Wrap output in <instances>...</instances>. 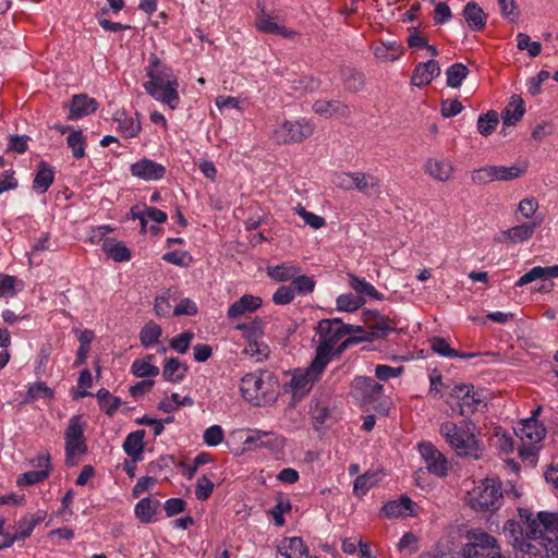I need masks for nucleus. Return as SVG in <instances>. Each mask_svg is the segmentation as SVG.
<instances>
[{
  "mask_svg": "<svg viewBox=\"0 0 558 558\" xmlns=\"http://www.w3.org/2000/svg\"><path fill=\"white\" fill-rule=\"evenodd\" d=\"M86 423L83 422V415L77 414L70 418L68 428L64 433V440H80L85 438L84 428Z\"/></svg>",
  "mask_w": 558,
  "mask_h": 558,
  "instance_id": "50",
  "label": "nucleus"
},
{
  "mask_svg": "<svg viewBox=\"0 0 558 558\" xmlns=\"http://www.w3.org/2000/svg\"><path fill=\"white\" fill-rule=\"evenodd\" d=\"M162 335L161 327L155 322L150 320L145 324L140 332L141 344L144 348H150L154 344L158 343L159 338Z\"/></svg>",
  "mask_w": 558,
  "mask_h": 558,
  "instance_id": "39",
  "label": "nucleus"
},
{
  "mask_svg": "<svg viewBox=\"0 0 558 558\" xmlns=\"http://www.w3.org/2000/svg\"><path fill=\"white\" fill-rule=\"evenodd\" d=\"M214 487L215 485L213 481L208 478L206 475L199 477L195 486L196 499L199 501L207 500L211 496Z\"/></svg>",
  "mask_w": 558,
  "mask_h": 558,
  "instance_id": "56",
  "label": "nucleus"
},
{
  "mask_svg": "<svg viewBox=\"0 0 558 558\" xmlns=\"http://www.w3.org/2000/svg\"><path fill=\"white\" fill-rule=\"evenodd\" d=\"M499 123V116L495 110L481 114L477 120V130L483 136L490 135Z\"/></svg>",
  "mask_w": 558,
  "mask_h": 558,
  "instance_id": "48",
  "label": "nucleus"
},
{
  "mask_svg": "<svg viewBox=\"0 0 558 558\" xmlns=\"http://www.w3.org/2000/svg\"><path fill=\"white\" fill-rule=\"evenodd\" d=\"M37 466L39 470L29 471L21 474L17 477L16 484L20 487L31 486L45 481L50 474V456L40 454L36 458Z\"/></svg>",
  "mask_w": 558,
  "mask_h": 558,
  "instance_id": "13",
  "label": "nucleus"
},
{
  "mask_svg": "<svg viewBox=\"0 0 558 558\" xmlns=\"http://www.w3.org/2000/svg\"><path fill=\"white\" fill-rule=\"evenodd\" d=\"M66 144L75 159H81L85 156L86 141L81 130H72L66 136Z\"/></svg>",
  "mask_w": 558,
  "mask_h": 558,
  "instance_id": "45",
  "label": "nucleus"
},
{
  "mask_svg": "<svg viewBox=\"0 0 558 558\" xmlns=\"http://www.w3.org/2000/svg\"><path fill=\"white\" fill-rule=\"evenodd\" d=\"M262 305L263 300L259 296L244 294L229 306L227 316L229 319H236L256 312Z\"/></svg>",
  "mask_w": 558,
  "mask_h": 558,
  "instance_id": "17",
  "label": "nucleus"
},
{
  "mask_svg": "<svg viewBox=\"0 0 558 558\" xmlns=\"http://www.w3.org/2000/svg\"><path fill=\"white\" fill-rule=\"evenodd\" d=\"M269 352L270 350L268 344L260 340L248 342L247 347L244 349V353L250 354L251 356H256L257 361L262 357H267Z\"/></svg>",
  "mask_w": 558,
  "mask_h": 558,
  "instance_id": "62",
  "label": "nucleus"
},
{
  "mask_svg": "<svg viewBox=\"0 0 558 558\" xmlns=\"http://www.w3.org/2000/svg\"><path fill=\"white\" fill-rule=\"evenodd\" d=\"M344 180H352V189L363 194H368L369 190L379 187L380 181L377 177L365 172H348Z\"/></svg>",
  "mask_w": 558,
  "mask_h": 558,
  "instance_id": "26",
  "label": "nucleus"
},
{
  "mask_svg": "<svg viewBox=\"0 0 558 558\" xmlns=\"http://www.w3.org/2000/svg\"><path fill=\"white\" fill-rule=\"evenodd\" d=\"M280 549L284 551L282 555L286 558H306L308 556V548L301 537L284 538Z\"/></svg>",
  "mask_w": 558,
  "mask_h": 558,
  "instance_id": "35",
  "label": "nucleus"
},
{
  "mask_svg": "<svg viewBox=\"0 0 558 558\" xmlns=\"http://www.w3.org/2000/svg\"><path fill=\"white\" fill-rule=\"evenodd\" d=\"M468 74L469 69L466 65L461 62L453 63L446 70L447 85L451 88L460 87Z\"/></svg>",
  "mask_w": 558,
  "mask_h": 558,
  "instance_id": "44",
  "label": "nucleus"
},
{
  "mask_svg": "<svg viewBox=\"0 0 558 558\" xmlns=\"http://www.w3.org/2000/svg\"><path fill=\"white\" fill-rule=\"evenodd\" d=\"M525 113V105L520 96L513 95L501 112L504 126L515 125Z\"/></svg>",
  "mask_w": 558,
  "mask_h": 558,
  "instance_id": "25",
  "label": "nucleus"
},
{
  "mask_svg": "<svg viewBox=\"0 0 558 558\" xmlns=\"http://www.w3.org/2000/svg\"><path fill=\"white\" fill-rule=\"evenodd\" d=\"M54 180V170L45 161L38 165L37 173L33 180V189L37 193H45L51 186Z\"/></svg>",
  "mask_w": 558,
  "mask_h": 558,
  "instance_id": "29",
  "label": "nucleus"
},
{
  "mask_svg": "<svg viewBox=\"0 0 558 558\" xmlns=\"http://www.w3.org/2000/svg\"><path fill=\"white\" fill-rule=\"evenodd\" d=\"M324 371L313 368V362L306 368V371L294 374L289 383L292 391L293 399H301L307 395L314 384L319 380L320 375Z\"/></svg>",
  "mask_w": 558,
  "mask_h": 558,
  "instance_id": "12",
  "label": "nucleus"
},
{
  "mask_svg": "<svg viewBox=\"0 0 558 558\" xmlns=\"http://www.w3.org/2000/svg\"><path fill=\"white\" fill-rule=\"evenodd\" d=\"M189 367L183 364L177 357H170L165 360L162 377L166 381L180 383L185 377Z\"/></svg>",
  "mask_w": 558,
  "mask_h": 558,
  "instance_id": "30",
  "label": "nucleus"
},
{
  "mask_svg": "<svg viewBox=\"0 0 558 558\" xmlns=\"http://www.w3.org/2000/svg\"><path fill=\"white\" fill-rule=\"evenodd\" d=\"M468 425L466 422H464V425H458L454 422L447 421L440 425L439 433L457 456L478 460L482 457L483 445L476 439Z\"/></svg>",
  "mask_w": 558,
  "mask_h": 558,
  "instance_id": "3",
  "label": "nucleus"
},
{
  "mask_svg": "<svg viewBox=\"0 0 558 558\" xmlns=\"http://www.w3.org/2000/svg\"><path fill=\"white\" fill-rule=\"evenodd\" d=\"M466 504L477 512L494 513L504 504L502 483L499 478L487 477L468 492Z\"/></svg>",
  "mask_w": 558,
  "mask_h": 558,
  "instance_id": "4",
  "label": "nucleus"
},
{
  "mask_svg": "<svg viewBox=\"0 0 558 558\" xmlns=\"http://www.w3.org/2000/svg\"><path fill=\"white\" fill-rule=\"evenodd\" d=\"M145 434L144 429L132 432L126 436L122 445L124 452L132 458L133 462L143 460Z\"/></svg>",
  "mask_w": 558,
  "mask_h": 558,
  "instance_id": "21",
  "label": "nucleus"
},
{
  "mask_svg": "<svg viewBox=\"0 0 558 558\" xmlns=\"http://www.w3.org/2000/svg\"><path fill=\"white\" fill-rule=\"evenodd\" d=\"M160 508V501L151 497L142 498L135 506L134 512L142 523H150Z\"/></svg>",
  "mask_w": 558,
  "mask_h": 558,
  "instance_id": "31",
  "label": "nucleus"
},
{
  "mask_svg": "<svg viewBox=\"0 0 558 558\" xmlns=\"http://www.w3.org/2000/svg\"><path fill=\"white\" fill-rule=\"evenodd\" d=\"M527 170V163L524 162L521 166L513 165L511 167L495 166L496 181H511L513 179L521 178Z\"/></svg>",
  "mask_w": 558,
  "mask_h": 558,
  "instance_id": "43",
  "label": "nucleus"
},
{
  "mask_svg": "<svg viewBox=\"0 0 558 558\" xmlns=\"http://www.w3.org/2000/svg\"><path fill=\"white\" fill-rule=\"evenodd\" d=\"M194 333L192 331H184L181 335L174 337L170 341V347L179 353H185L191 344Z\"/></svg>",
  "mask_w": 558,
  "mask_h": 558,
  "instance_id": "60",
  "label": "nucleus"
},
{
  "mask_svg": "<svg viewBox=\"0 0 558 558\" xmlns=\"http://www.w3.org/2000/svg\"><path fill=\"white\" fill-rule=\"evenodd\" d=\"M223 436L225 434L221 426L213 425L205 430L203 439L207 446L214 447L223 440Z\"/></svg>",
  "mask_w": 558,
  "mask_h": 558,
  "instance_id": "61",
  "label": "nucleus"
},
{
  "mask_svg": "<svg viewBox=\"0 0 558 558\" xmlns=\"http://www.w3.org/2000/svg\"><path fill=\"white\" fill-rule=\"evenodd\" d=\"M351 395L363 405H371L379 414H388L389 407L384 399V386L373 377L355 376L351 383Z\"/></svg>",
  "mask_w": 558,
  "mask_h": 558,
  "instance_id": "5",
  "label": "nucleus"
},
{
  "mask_svg": "<svg viewBox=\"0 0 558 558\" xmlns=\"http://www.w3.org/2000/svg\"><path fill=\"white\" fill-rule=\"evenodd\" d=\"M16 284L20 286V290L23 287L21 280L14 276L0 274V296L12 298L16 293Z\"/></svg>",
  "mask_w": 558,
  "mask_h": 558,
  "instance_id": "51",
  "label": "nucleus"
},
{
  "mask_svg": "<svg viewBox=\"0 0 558 558\" xmlns=\"http://www.w3.org/2000/svg\"><path fill=\"white\" fill-rule=\"evenodd\" d=\"M130 170L132 175L146 181L159 180L166 174V168L162 165L148 158H142L131 165Z\"/></svg>",
  "mask_w": 558,
  "mask_h": 558,
  "instance_id": "14",
  "label": "nucleus"
},
{
  "mask_svg": "<svg viewBox=\"0 0 558 558\" xmlns=\"http://www.w3.org/2000/svg\"><path fill=\"white\" fill-rule=\"evenodd\" d=\"M314 130L315 124L305 119L286 120L276 129L275 140L281 145L302 143L314 133Z\"/></svg>",
  "mask_w": 558,
  "mask_h": 558,
  "instance_id": "8",
  "label": "nucleus"
},
{
  "mask_svg": "<svg viewBox=\"0 0 558 558\" xmlns=\"http://www.w3.org/2000/svg\"><path fill=\"white\" fill-rule=\"evenodd\" d=\"M403 371V366L391 367L386 364H379L375 367V376L379 380L387 381L390 378L399 377Z\"/></svg>",
  "mask_w": 558,
  "mask_h": 558,
  "instance_id": "58",
  "label": "nucleus"
},
{
  "mask_svg": "<svg viewBox=\"0 0 558 558\" xmlns=\"http://www.w3.org/2000/svg\"><path fill=\"white\" fill-rule=\"evenodd\" d=\"M341 80L347 90L357 93L364 86V75L351 66L340 69Z\"/></svg>",
  "mask_w": 558,
  "mask_h": 558,
  "instance_id": "34",
  "label": "nucleus"
},
{
  "mask_svg": "<svg viewBox=\"0 0 558 558\" xmlns=\"http://www.w3.org/2000/svg\"><path fill=\"white\" fill-rule=\"evenodd\" d=\"M439 74L440 66L438 61L428 60L427 62H420L413 71L411 83L417 87L426 86Z\"/></svg>",
  "mask_w": 558,
  "mask_h": 558,
  "instance_id": "18",
  "label": "nucleus"
},
{
  "mask_svg": "<svg viewBox=\"0 0 558 558\" xmlns=\"http://www.w3.org/2000/svg\"><path fill=\"white\" fill-rule=\"evenodd\" d=\"M446 402L449 404L452 413L466 417L477 411L478 405L482 403V399L473 388L472 392H465V396L462 398V400H446Z\"/></svg>",
  "mask_w": 558,
  "mask_h": 558,
  "instance_id": "20",
  "label": "nucleus"
},
{
  "mask_svg": "<svg viewBox=\"0 0 558 558\" xmlns=\"http://www.w3.org/2000/svg\"><path fill=\"white\" fill-rule=\"evenodd\" d=\"M45 519L44 512L36 514L25 515L17 522L16 534L20 539H25L33 533L35 526Z\"/></svg>",
  "mask_w": 558,
  "mask_h": 558,
  "instance_id": "40",
  "label": "nucleus"
},
{
  "mask_svg": "<svg viewBox=\"0 0 558 558\" xmlns=\"http://www.w3.org/2000/svg\"><path fill=\"white\" fill-rule=\"evenodd\" d=\"M31 137L27 135H11L8 142V150L24 154L28 148Z\"/></svg>",
  "mask_w": 558,
  "mask_h": 558,
  "instance_id": "64",
  "label": "nucleus"
},
{
  "mask_svg": "<svg viewBox=\"0 0 558 558\" xmlns=\"http://www.w3.org/2000/svg\"><path fill=\"white\" fill-rule=\"evenodd\" d=\"M548 550L550 547L547 548L543 542L521 541L515 556L517 558H545Z\"/></svg>",
  "mask_w": 558,
  "mask_h": 558,
  "instance_id": "33",
  "label": "nucleus"
},
{
  "mask_svg": "<svg viewBox=\"0 0 558 558\" xmlns=\"http://www.w3.org/2000/svg\"><path fill=\"white\" fill-rule=\"evenodd\" d=\"M377 483H378L377 474L375 472H366L355 478L353 492L356 496H364Z\"/></svg>",
  "mask_w": 558,
  "mask_h": 558,
  "instance_id": "49",
  "label": "nucleus"
},
{
  "mask_svg": "<svg viewBox=\"0 0 558 558\" xmlns=\"http://www.w3.org/2000/svg\"><path fill=\"white\" fill-rule=\"evenodd\" d=\"M135 118L129 117L125 110H118L114 112L113 120L118 123V128L124 137H135L141 132V122L138 120V113H135Z\"/></svg>",
  "mask_w": 558,
  "mask_h": 558,
  "instance_id": "24",
  "label": "nucleus"
},
{
  "mask_svg": "<svg viewBox=\"0 0 558 558\" xmlns=\"http://www.w3.org/2000/svg\"><path fill=\"white\" fill-rule=\"evenodd\" d=\"M315 284L316 282L312 277L306 275H295L290 286L293 288L294 293L296 292L300 295H307L314 291Z\"/></svg>",
  "mask_w": 558,
  "mask_h": 558,
  "instance_id": "52",
  "label": "nucleus"
},
{
  "mask_svg": "<svg viewBox=\"0 0 558 558\" xmlns=\"http://www.w3.org/2000/svg\"><path fill=\"white\" fill-rule=\"evenodd\" d=\"M299 271H300L299 267H295V266L287 264V263L277 265L275 267H269L267 269L268 276L279 282H286L289 280L292 281Z\"/></svg>",
  "mask_w": 558,
  "mask_h": 558,
  "instance_id": "41",
  "label": "nucleus"
},
{
  "mask_svg": "<svg viewBox=\"0 0 558 558\" xmlns=\"http://www.w3.org/2000/svg\"><path fill=\"white\" fill-rule=\"evenodd\" d=\"M295 296L291 286H280L272 294V302L277 305L290 304Z\"/></svg>",
  "mask_w": 558,
  "mask_h": 558,
  "instance_id": "59",
  "label": "nucleus"
},
{
  "mask_svg": "<svg viewBox=\"0 0 558 558\" xmlns=\"http://www.w3.org/2000/svg\"><path fill=\"white\" fill-rule=\"evenodd\" d=\"M264 375L270 377L267 372H254L244 375L241 379L240 390L242 397L253 405H260L268 395Z\"/></svg>",
  "mask_w": 558,
  "mask_h": 558,
  "instance_id": "9",
  "label": "nucleus"
},
{
  "mask_svg": "<svg viewBox=\"0 0 558 558\" xmlns=\"http://www.w3.org/2000/svg\"><path fill=\"white\" fill-rule=\"evenodd\" d=\"M541 412V408L533 411V415L529 418L522 420L514 428V433L520 437L522 442L538 444L544 439L546 429L542 423L536 418V415Z\"/></svg>",
  "mask_w": 558,
  "mask_h": 558,
  "instance_id": "11",
  "label": "nucleus"
},
{
  "mask_svg": "<svg viewBox=\"0 0 558 558\" xmlns=\"http://www.w3.org/2000/svg\"><path fill=\"white\" fill-rule=\"evenodd\" d=\"M296 213L303 218L306 225L311 226L314 229H319L324 227L326 223L324 217L307 211L304 207L300 205L296 207Z\"/></svg>",
  "mask_w": 558,
  "mask_h": 558,
  "instance_id": "63",
  "label": "nucleus"
},
{
  "mask_svg": "<svg viewBox=\"0 0 558 558\" xmlns=\"http://www.w3.org/2000/svg\"><path fill=\"white\" fill-rule=\"evenodd\" d=\"M541 226V221H532L514 226L501 232L504 241L510 243H521L532 238L535 229Z\"/></svg>",
  "mask_w": 558,
  "mask_h": 558,
  "instance_id": "22",
  "label": "nucleus"
},
{
  "mask_svg": "<svg viewBox=\"0 0 558 558\" xmlns=\"http://www.w3.org/2000/svg\"><path fill=\"white\" fill-rule=\"evenodd\" d=\"M349 284L357 293V296L368 295L375 300H384V294L379 293L373 284L365 279L353 274H349Z\"/></svg>",
  "mask_w": 558,
  "mask_h": 558,
  "instance_id": "36",
  "label": "nucleus"
},
{
  "mask_svg": "<svg viewBox=\"0 0 558 558\" xmlns=\"http://www.w3.org/2000/svg\"><path fill=\"white\" fill-rule=\"evenodd\" d=\"M102 251L105 254L114 262L122 263L129 262L132 257L131 251L113 238H107L102 243Z\"/></svg>",
  "mask_w": 558,
  "mask_h": 558,
  "instance_id": "28",
  "label": "nucleus"
},
{
  "mask_svg": "<svg viewBox=\"0 0 558 558\" xmlns=\"http://www.w3.org/2000/svg\"><path fill=\"white\" fill-rule=\"evenodd\" d=\"M378 320L366 331L361 326L344 324L341 318H325L317 324L319 343L313 359V368L325 371L332 357H340L353 344L385 338L393 330L378 312H367Z\"/></svg>",
  "mask_w": 558,
  "mask_h": 558,
  "instance_id": "1",
  "label": "nucleus"
},
{
  "mask_svg": "<svg viewBox=\"0 0 558 558\" xmlns=\"http://www.w3.org/2000/svg\"><path fill=\"white\" fill-rule=\"evenodd\" d=\"M462 14L471 31L480 32L486 26L487 15L476 2H468Z\"/></svg>",
  "mask_w": 558,
  "mask_h": 558,
  "instance_id": "23",
  "label": "nucleus"
},
{
  "mask_svg": "<svg viewBox=\"0 0 558 558\" xmlns=\"http://www.w3.org/2000/svg\"><path fill=\"white\" fill-rule=\"evenodd\" d=\"M291 511V502L289 499L279 498L276 506L269 510V514L277 526H282L286 523L283 513Z\"/></svg>",
  "mask_w": 558,
  "mask_h": 558,
  "instance_id": "54",
  "label": "nucleus"
},
{
  "mask_svg": "<svg viewBox=\"0 0 558 558\" xmlns=\"http://www.w3.org/2000/svg\"><path fill=\"white\" fill-rule=\"evenodd\" d=\"M255 26L257 31L264 34L281 35L284 38H291L295 34L293 31L287 29L283 25H279L278 23L274 22L269 14L259 15L256 19Z\"/></svg>",
  "mask_w": 558,
  "mask_h": 558,
  "instance_id": "32",
  "label": "nucleus"
},
{
  "mask_svg": "<svg viewBox=\"0 0 558 558\" xmlns=\"http://www.w3.org/2000/svg\"><path fill=\"white\" fill-rule=\"evenodd\" d=\"M520 514L522 518H526L529 522L526 534L530 538H533V541L538 537L546 538L551 551L558 549V513L539 511L536 519H531L532 514L529 510L521 509Z\"/></svg>",
  "mask_w": 558,
  "mask_h": 558,
  "instance_id": "7",
  "label": "nucleus"
},
{
  "mask_svg": "<svg viewBox=\"0 0 558 558\" xmlns=\"http://www.w3.org/2000/svg\"><path fill=\"white\" fill-rule=\"evenodd\" d=\"M461 558H504L497 538L482 529L468 531Z\"/></svg>",
  "mask_w": 558,
  "mask_h": 558,
  "instance_id": "6",
  "label": "nucleus"
},
{
  "mask_svg": "<svg viewBox=\"0 0 558 558\" xmlns=\"http://www.w3.org/2000/svg\"><path fill=\"white\" fill-rule=\"evenodd\" d=\"M471 180L474 184L484 185L496 181L495 166H485L472 172Z\"/></svg>",
  "mask_w": 558,
  "mask_h": 558,
  "instance_id": "53",
  "label": "nucleus"
},
{
  "mask_svg": "<svg viewBox=\"0 0 558 558\" xmlns=\"http://www.w3.org/2000/svg\"><path fill=\"white\" fill-rule=\"evenodd\" d=\"M402 53L403 47L396 41L383 43L381 46L375 48L376 58L386 62L397 60Z\"/></svg>",
  "mask_w": 558,
  "mask_h": 558,
  "instance_id": "42",
  "label": "nucleus"
},
{
  "mask_svg": "<svg viewBox=\"0 0 558 558\" xmlns=\"http://www.w3.org/2000/svg\"><path fill=\"white\" fill-rule=\"evenodd\" d=\"M145 72L149 78L143 83L145 92L155 100L167 105L171 110L177 109L180 104L179 82L172 68L160 60L157 54L150 53Z\"/></svg>",
  "mask_w": 558,
  "mask_h": 558,
  "instance_id": "2",
  "label": "nucleus"
},
{
  "mask_svg": "<svg viewBox=\"0 0 558 558\" xmlns=\"http://www.w3.org/2000/svg\"><path fill=\"white\" fill-rule=\"evenodd\" d=\"M418 451L424 460L425 468L430 474L437 477H446L448 475L447 458L430 441L420 442Z\"/></svg>",
  "mask_w": 558,
  "mask_h": 558,
  "instance_id": "10",
  "label": "nucleus"
},
{
  "mask_svg": "<svg viewBox=\"0 0 558 558\" xmlns=\"http://www.w3.org/2000/svg\"><path fill=\"white\" fill-rule=\"evenodd\" d=\"M98 109V102L95 98L86 94L75 95L72 98L68 119L77 120L94 113Z\"/></svg>",
  "mask_w": 558,
  "mask_h": 558,
  "instance_id": "19",
  "label": "nucleus"
},
{
  "mask_svg": "<svg viewBox=\"0 0 558 558\" xmlns=\"http://www.w3.org/2000/svg\"><path fill=\"white\" fill-rule=\"evenodd\" d=\"M313 111L325 118H344L351 116L350 107L340 100H316L312 107Z\"/></svg>",
  "mask_w": 558,
  "mask_h": 558,
  "instance_id": "16",
  "label": "nucleus"
},
{
  "mask_svg": "<svg viewBox=\"0 0 558 558\" xmlns=\"http://www.w3.org/2000/svg\"><path fill=\"white\" fill-rule=\"evenodd\" d=\"M53 391L45 383H36L28 387L26 401H34L39 398H52Z\"/></svg>",
  "mask_w": 558,
  "mask_h": 558,
  "instance_id": "57",
  "label": "nucleus"
},
{
  "mask_svg": "<svg viewBox=\"0 0 558 558\" xmlns=\"http://www.w3.org/2000/svg\"><path fill=\"white\" fill-rule=\"evenodd\" d=\"M365 303L363 296H357L352 293L340 294L337 300V310L340 312H354L362 307Z\"/></svg>",
  "mask_w": 558,
  "mask_h": 558,
  "instance_id": "47",
  "label": "nucleus"
},
{
  "mask_svg": "<svg viewBox=\"0 0 558 558\" xmlns=\"http://www.w3.org/2000/svg\"><path fill=\"white\" fill-rule=\"evenodd\" d=\"M416 504L408 496H401L400 499L390 500L381 508V513L388 518L415 517Z\"/></svg>",
  "mask_w": 558,
  "mask_h": 558,
  "instance_id": "15",
  "label": "nucleus"
},
{
  "mask_svg": "<svg viewBox=\"0 0 558 558\" xmlns=\"http://www.w3.org/2000/svg\"><path fill=\"white\" fill-rule=\"evenodd\" d=\"M425 171L435 180L446 182L451 178L453 167L448 160L429 158L425 162Z\"/></svg>",
  "mask_w": 558,
  "mask_h": 558,
  "instance_id": "27",
  "label": "nucleus"
},
{
  "mask_svg": "<svg viewBox=\"0 0 558 558\" xmlns=\"http://www.w3.org/2000/svg\"><path fill=\"white\" fill-rule=\"evenodd\" d=\"M432 350L440 356L445 357H456L458 355V350L452 349L448 341L441 337H434L430 340Z\"/></svg>",
  "mask_w": 558,
  "mask_h": 558,
  "instance_id": "55",
  "label": "nucleus"
},
{
  "mask_svg": "<svg viewBox=\"0 0 558 558\" xmlns=\"http://www.w3.org/2000/svg\"><path fill=\"white\" fill-rule=\"evenodd\" d=\"M153 354L146 355L144 360H135L131 365V371L136 377H156L159 375V367L153 365Z\"/></svg>",
  "mask_w": 558,
  "mask_h": 558,
  "instance_id": "37",
  "label": "nucleus"
},
{
  "mask_svg": "<svg viewBox=\"0 0 558 558\" xmlns=\"http://www.w3.org/2000/svg\"><path fill=\"white\" fill-rule=\"evenodd\" d=\"M264 322L256 317L252 322L239 324L235 328L242 331L244 338L251 342L262 340L264 337Z\"/></svg>",
  "mask_w": 558,
  "mask_h": 558,
  "instance_id": "38",
  "label": "nucleus"
},
{
  "mask_svg": "<svg viewBox=\"0 0 558 558\" xmlns=\"http://www.w3.org/2000/svg\"><path fill=\"white\" fill-rule=\"evenodd\" d=\"M86 439L82 438L80 440H65V464L68 466H73L76 464L74 460L77 454H85L87 452Z\"/></svg>",
  "mask_w": 558,
  "mask_h": 558,
  "instance_id": "46",
  "label": "nucleus"
}]
</instances>
